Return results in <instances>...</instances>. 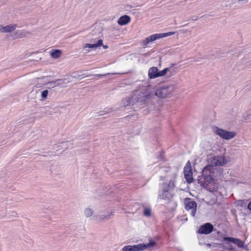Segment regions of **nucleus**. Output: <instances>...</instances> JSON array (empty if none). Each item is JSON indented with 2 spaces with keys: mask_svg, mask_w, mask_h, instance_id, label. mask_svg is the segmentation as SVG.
I'll return each instance as SVG.
<instances>
[{
  "mask_svg": "<svg viewBox=\"0 0 251 251\" xmlns=\"http://www.w3.org/2000/svg\"><path fill=\"white\" fill-rule=\"evenodd\" d=\"M162 76L166 75L168 77H170L176 74V71L172 67L166 68L161 70Z\"/></svg>",
  "mask_w": 251,
  "mask_h": 251,
  "instance_id": "16",
  "label": "nucleus"
},
{
  "mask_svg": "<svg viewBox=\"0 0 251 251\" xmlns=\"http://www.w3.org/2000/svg\"><path fill=\"white\" fill-rule=\"evenodd\" d=\"M189 31L188 29H181L179 30V32L180 33H186L187 32Z\"/></svg>",
  "mask_w": 251,
  "mask_h": 251,
  "instance_id": "24",
  "label": "nucleus"
},
{
  "mask_svg": "<svg viewBox=\"0 0 251 251\" xmlns=\"http://www.w3.org/2000/svg\"><path fill=\"white\" fill-rule=\"evenodd\" d=\"M102 46L103 47V49H107L108 48V46H107V45H103V44H102Z\"/></svg>",
  "mask_w": 251,
  "mask_h": 251,
  "instance_id": "27",
  "label": "nucleus"
},
{
  "mask_svg": "<svg viewBox=\"0 0 251 251\" xmlns=\"http://www.w3.org/2000/svg\"><path fill=\"white\" fill-rule=\"evenodd\" d=\"M212 128L214 133L226 140H230L236 135V133L234 131H228L216 126H213Z\"/></svg>",
  "mask_w": 251,
  "mask_h": 251,
  "instance_id": "6",
  "label": "nucleus"
},
{
  "mask_svg": "<svg viewBox=\"0 0 251 251\" xmlns=\"http://www.w3.org/2000/svg\"><path fill=\"white\" fill-rule=\"evenodd\" d=\"M224 240L231 242L234 243L235 244L237 245L240 248H242L243 249L246 248V246L245 245L244 242L238 239L233 238L231 237H224Z\"/></svg>",
  "mask_w": 251,
  "mask_h": 251,
  "instance_id": "15",
  "label": "nucleus"
},
{
  "mask_svg": "<svg viewBox=\"0 0 251 251\" xmlns=\"http://www.w3.org/2000/svg\"><path fill=\"white\" fill-rule=\"evenodd\" d=\"M248 208L249 210H251V202H250L248 205Z\"/></svg>",
  "mask_w": 251,
  "mask_h": 251,
  "instance_id": "25",
  "label": "nucleus"
},
{
  "mask_svg": "<svg viewBox=\"0 0 251 251\" xmlns=\"http://www.w3.org/2000/svg\"><path fill=\"white\" fill-rule=\"evenodd\" d=\"M62 51L60 50H51L50 51V56L53 59H58L62 55Z\"/></svg>",
  "mask_w": 251,
  "mask_h": 251,
  "instance_id": "19",
  "label": "nucleus"
},
{
  "mask_svg": "<svg viewBox=\"0 0 251 251\" xmlns=\"http://www.w3.org/2000/svg\"><path fill=\"white\" fill-rule=\"evenodd\" d=\"M102 46V40L101 39H98L97 43H90V44H86L83 46V49L87 52H89L90 50H87V48L90 49H96L98 47H101Z\"/></svg>",
  "mask_w": 251,
  "mask_h": 251,
  "instance_id": "13",
  "label": "nucleus"
},
{
  "mask_svg": "<svg viewBox=\"0 0 251 251\" xmlns=\"http://www.w3.org/2000/svg\"><path fill=\"white\" fill-rule=\"evenodd\" d=\"M215 170V168H213L210 166H206L204 168L202 174L204 177L205 186L208 185L213 182L214 179L212 175L214 174Z\"/></svg>",
  "mask_w": 251,
  "mask_h": 251,
  "instance_id": "8",
  "label": "nucleus"
},
{
  "mask_svg": "<svg viewBox=\"0 0 251 251\" xmlns=\"http://www.w3.org/2000/svg\"><path fill=\"white\" fill-rule=\"evenodd\" d=\"M143 214L147 217H150L151 216V210L149 207H145L144 209Z\"/></svg>",
  "mask_w": 251,
  "mask_h": 251,
  "instance_id": "22",
  "label": "nucleus"
},
{
  "mask_svg": "<svg viewBox=\"0 0 251 251\" xmlns=\"http://www.w3.org/2000/svg\"><path fill=\"white\" fill-rule=\"evenodd\" d=\"M114 211H109L107 213L100 215L98 218L100 222H105L110 219L114 215Z\"/></svg>",
  "mask_w": 251,
  "mask_h": 251,
  "instance_id": "17",
  "label": "nucleus"
},
{
  "mask_svg": "<svg viewBox=\"0 0 251 251\" xmlns=\"http://www.w3.org/2000/svg\"><path fill=\"white\" fill-rule=\"evenodd\" d=\"M228 162V159L224 156H211L207 159L208 165L214 168V166H224Z\"/></svg>",
  "mask_w": 251,
  "mask_h": 251,
  "instance_id": "5",
  "label": "nucleus"
},
{
  "mask_svg": "<svg viewBox=\"0 0 251 251\" xmlns=\"http://www.w3.org/2000/svg\"><path fill=\"white\" fill-rule=\"evenodd\" d=\"M16 27V25L14 24L4 25H0V32L1 33H9L13 31Z\"/></svg>",
  "mask_w": 251,
  "mask_h": 251,
  "instance_id": "14",
  "label": "nucleus"
},
{
  "mask_svg": "<svg viewBox=\"0 0 251 251\" xmlns=\"http://www.w3.org/2000/svg\"><path fill=\"white\" fill-rule=\"evenodd\" d=\"M49 91L47 90H43L41 92V100H43L47 98Z\"/></svg>",
  "mask_w": 251,
  "mask_h": 251,
  "instance_id": "23",
  "label": "nucleus"
},
{
  "mask_svg": "<svg viewBox=\"0 0 251 251\" xmlns=\"http://www.w3.org/2000/svg\"><path fill=\"white\" fill-rule=\"evenodd\" d=\"M154 95L152 91L149 88H147L144 91L138 93L137 95H134L132 99L130 98H126L123 100L122 102L123 105L126 106L133 104V101L136 100L137 102H150L152 99L154 98Z\"/></svg>",
  "mask_w": 251,
  "mask_h": 251,
  "instance_id": "2",
  "label": "nucleus"
},
{
  "mask_svg": "<svg viewBox=\"0 0 251 251\" xmlns=\"http://www.w3.org/2000/svg\"><path fill=\"white\" fill-rule=\"evenodd\" d=\"M213 229V226L210 223H206L200 228L198 232L201 234H208L210 233Z\"/></svg>",
  "mask_w": 251,
  "mask_h": 251,
  "instance_id": "12",
  "label": "nucleus"
},
{
  "mask_svg": "<svg viewBox=\"0 0 251 251\" xmlns=\"http://www.w3.org/2000/svg\"><path fill=\"white\" fill-rule=\"evenodd\" d=\"M130 21V18L127 15L121 16L118 21V23L121 25H124L128 24Z\"/></svg>",
  "mask_w": 251,
  "mask_h": 251,
  "instance_id": "18",
  "label": "nucleus"
},
{
  "mask_svg": "<svg viewBox=\"0 0 251 251\" xmlns=\"http://www.w3.org/2000/svg\"><path fill=\"white\" fill-rule=\"evenodd\" d=\"M94 214V210L90 207H87L84 210V215L87 218L91 217Z\"/></svg>",
  "mask_w": 251,
  "mask_h": 251,
  "instance_id": "21",
  "label": "nucleus"
},
{
  "mask_svg": "<svg viewBox=\"0 0 251 251\" xmlns=\"http://www.w3.org/2000/svg\"><path fill=\"white\" fill-rule=\"evenodd\" d=\"M176 175H174L173 176H168L165 181L161 185V190L158 196V201L165 200L169 201L173 197L172 190L175 187L176 178Z\"/></svg>",
  "mask_w": 251,
  "mask_h": 251,
  "instance_id": "1",
  "label": "nucleus"
},
{
  "mask_svg": "<svg viewBox=\"0 0 251 251\" xmlns=\"http://www.w3.org/2000/svg\"><path fill=\"white\" fill-rule=\"evenodd\" d=\"M185 209L189 211L191 210V214L194 217L195 215L197 204L196 202L190 199H186L184 201Z\"/></svg>",
  "mask_w": 251,
  "mask_h": 251,
  "instance_id": "9",
  "label": "nucleus"
},
{
  "mask_svg": "<svg viewBox=\"0 0 251 251\" xmlns=\"http://www.w3.org/2000/svg\"><path fill=\"white\" fill-rule=\"evenodd\" d=\"M176 89V86L173 84L162 85L155 91V95L160 98L169 97Z\"/></svg>",
  "mask_w": 251,
  "mask_h": 251,
  "instance_id": "4",
  "label": "nucleus"
},
{
  "mask_svg": "<svg viewBox=\"0 0 251 251\" xmlns=\"http://www.w3.org/2000/svg\"><path fill=\"white\" fill-rule=\"evenodd\" d=\"M28 35V32L22 30H17L15 31V38H23Z\"/></svg>",
  "mask_w": 251,
  "mask_h": 251,
  "instance_id": "20",
  "label": "nucleus"
},
{
  "mask_svg": "<svg viewBox=\"0 0 251 251\" xmlns=\"http://www.w3.org/2000/svg\"><path fill=\"white\" fill-rule=\"evenodd\" d=\"M175 32H169L167 33H156L151 35L147 37L144 40H143L142 42V45L143 46H146L147 45H148V44H149L151 42H152L154 41H155L161 38L173 35L175 34Z\"/></svg>",
  "mask_w": 251,
  "mask_h": 251,
  "instance_id": "7",
  "label": "nucleus"
},
{
  "mask_svg": "<svg viewBox=\"0 0 251 251\" xmlns=\"http://www.w3.org/2000/svg\"><path fill=\"white\" fill-rule=\"evenodd\" d=\"M148 244H139L133 245H127L122 248L123 251H142L152 248L156 245V242L152 239H149Z\"/></svg>",
  "mask_w": 251,
  "mask_h": 251,
  "instance_id": "3",
  "label": "nucleus"
},
{
  "mask_svg": "<svg viewBox=\"0 0 251 251\" xmlns=\"http://www.w3.org/2000/svg\"><path fill=\"white\" fill-rule=\"evenodd\" d=\"M184 177L188 183H191L193 181V175L191 166L188 162L184 168Z\"/></svg>",
  "mask_w": 251,
  "mask_h": 251,
  "instance_id": "10",
  "label": "nucleus"
},
{
  "mask_svg": "<svg viewBox=\"0 0 251 251\" xmlns=\"http://www.w3.org/2000/svg\"><path fill=\"white\" fill-rule=\"evenodd\" d=\"M148 76L150 79L161 77V71H159L158 68L156 67H152L149 70Z\"/></svg>",
  "mask_w": 251,
  "mask_h": 251,
  "instance_id": "11",
  "label": "nucleus"
},
{
  "mask_svg": "<svg viewBox=\"0 0 251 251\" xmlns=\"http://www.w3.org/2000/svg\"><path fill=\"white\" fill-rule=\"evenodd\" d=\"M97 41H98V40H96V39H93V40H92L91 41V42L92 43H97Z\"/></svg>",
  "mask_w": 251,
  "mask_h": 251,
  "instance_id": "26",
  "label": "nucleus"
},
{
  "mask_svg": "<svg viewBox=\"0 0 251 251\" xmlns=\"http://www.w3.org/2000/svg\"><path fill=\"white\" fill-rule=\"evenodd\" d=\"M106 75L107 74H105V75H98V76H104V75Z\"/></svg>",
  "mask_w": 251,
  "mask_h": 251,
  "instance_id": "28",
  "label": "nucleus"
}]
</instances>
